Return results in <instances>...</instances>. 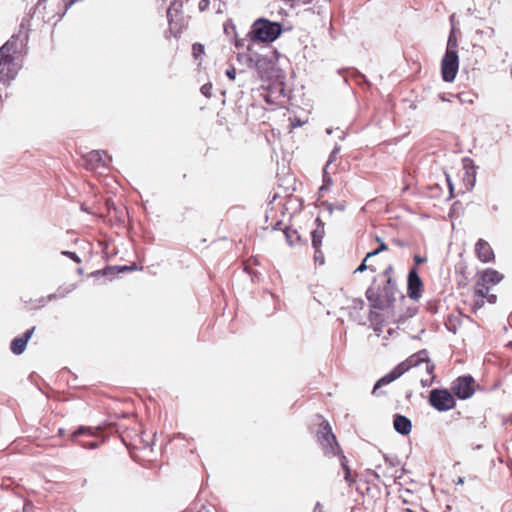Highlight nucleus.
<instances>
[{"label":"nucleus","instance_id":"nucleus-7","mask_svg":"<svg viewBox=\"0 0 512 512\" xmlns=\"http://www.w3.org/2000/svg\"><path fill=\"white\" fill-rule=\"evenodd\" d=\"M247 66L255 68L261 79L269 78L273 69L272 61L267 57L259 54L246 56Z\"/></svg>","mask_w":512,"mask_h":512},{"label":"nucleus","instance_id":"nucleus-57","mask_svg":"<svg viewBox=\"0 0 512 512\" xmlns=\"http://www.w3.org/2000/svg\"><path fill=\"white\" fill-rule=\"evenodd\" d=\"M328 188L326 187V185H322L320 188H319V193H322L324 192V190H327Z\"/></svg>","mask_w":512,"mask_h":512},{"label":"nucleus","instance_id":"nucleus-1","mask_svg":"<svg viewBox=\"0 0 512 512\" xmlns=\"http://www.w3.org/2000/svg\"><path fill=\"white\" fill-rule=\"evenodd\" d=\"M397 293V284L392 277L386 279L383 287L377 285V278L375 277L372 284L366 290L365 296L370 303L371 309L384 310L393 306Z\"/></svg>","mask_w":512,"mask_h":512},{"label":"nucleus","instance_id":"nucleus-40","mask_svg":"<svg viewBox=\"0 0 512 512\" xmlns=\"http://www.w3.org/2000/svg\"><path fill=\"white\" fill-rule=\"evenodd\" d=\"M34 331H35V327H32V328L28 329L27 331H25L21 337L25 340V342L28 343V341L32 337Z\"/></svg>","mask_w":512,"mask_h":512},{"label":"nucleus","instance_id":"nucleus-63","mask_svg":"<svg viewBox=\"0 0 512 512\" xmlns=\"http://www.w3.org/2000/svg\"><path fill=\"white\" fill-rule=\"evenodd\" d=\"M337 209L343 211L345 209V206L340 204L337 206Z\"/></svg>","mask_w":512,"mask_h":512},{"label":"nucleus","instance_id":"nucleus-13","mask_svg":"<svg viewBox=\"0 0 512 512\" xmlns=\"http://www.w3.org/2000/svg\"><path fill=\"white\" fill-rule=\"evenodd\" d=\"M405 373V368L403 367V365H397L396 367H394L388 374L384 375L383 377H381L374 385L373 387V393H376V391L384 386V385H388L390 384L391 382L395 381L396 379H398L399 377H401L403 374Z\"/></svg>","mask_w":512,"mask_h":512},{"label":"nucleus","instance_id":"nucleus-45","mask_svg":"<svg viewBox=\"0 0 512 512\" xmlns=\"http://www.w3.org/2000/svg\"><path fill=\"white\" fill-rule=\"evenodd\" d=\"M425 363H426L427 373L432 374L435 369L434 363H432L429 359L427 361H425Z\"/></svg>","mask_w":512,"mask_h":512},{"label":"nucleus","instance_id":"nucleus-16","mask_svg":"<svg viewBox=\"0 0 512 512\" xmlns=\"http://www.w3.org/2000/svg\"><path fill=\"white\" fill-rule=\"evenodd\" d=\"M366 474L367 476L373 477L376 480H379L381 476L390 479L400 477L397 475V469H391V467L388 466L386 469H383L381 465H377L375 470L368 469Z\"/></svg>","mask_w":512,"mask_h":512},{"label":"nucleus","instance_id":"nucleus-60","mask_svg":"<svg viewBox=\"0 0 512 512\" xmlns=\"http://www.w3.org/2000/svg\"><path fill=\"white\" fill-rule=\"evenodd\" d=\"M64 432H65V430H64L63 428H59V430H58V434H59L60 436L64 435Z\"/></svg>","mask_w":512,"mask_h":512},{"label":"nucleus","instance_id":"nucleus-51","mask_svg":"<svg viewBox=\"0 0 512 512\" xmlns=\"http://www.w3.org/2000/svg\"><path fill=\"white\" fill-rule=\"evenodd\" d=\"M57 298H60L59 297V294L56 292V293H52V294H49L47 296V300L51 301V300H54V299H57Z\"/></svg>","mask_w":512,"mask_h":512},{"label":"nucleus","instance_id":"nucleus-32","mask_svg":"<svg viewBox=\"0 0 512 512\" xmlns=\"http://www.w3.org/2000/svg\"><path fill=\"white\" fill-rule=\"evenodd\" d=\"M201 93L207 97V98H210L212 96V84L211 83H206L204 84L201 89H200Z\"/></svg>","mask_w":512,"mask_h":512},{"label":"nucleus","instance_id":"nucleus-38","mask_svg":"<svg viewBox=\"0 0 512 512\" xmlns=\"http://www.w3.org/2000/svg\"><path fill=\"white\" fill-rule=\"evenodd\" d=\"M392 273H393V266L388 265L387 268L381 274L383 281L386 282V279H388L389 277H392Z\"/></svg>","mask_w":512,"mask_h":512},{"label":"nucleus","instance_id":"nucleus-6","mask_svg":"<svg viewBox=\"0 0 512 512\" xmlns=\"http://www.w3.org/2000/svg\"><path fill=\"white\" fill-rule=\"evenodd\" d=\"M459 69L458 53L445 51L441 61V73L445 82L454 81Z\"/></svg>","mask_w":512,"mask_h":512},{"label":"nucleus","instance_id":"nucleus-41","mask_svg":"<svg viewBox=\"0 0 512 512\" xmlns=\"http://www.w3.org/2000/svg\"><path fill=\"white\" fill-rule=\"evenodd\" d=\"M484 303H485L484 299L481 297H474V299H473V306L476 309H480L481 307H483Z\"/></svg>","mask_w":512,"mask_h":512},{"label":"nucleus","instance_id":"nucleus-59","mask_svg":"<svg viewBox=\"0 0 512 512\" xmlns=\"http://www.w3.org/2000/svg\"><path fill=\"white\" fill-rule=\"evenodd\" d=\"M292 125H293V127L300 126L301 122H300V120H297L296 123L292 122Z\"/></svg>","mask_w":512,"mask_h":512},{"label":"nucleus","instance_id":"nucleus-23","mask_svg":"<svg viewBox=\"0 0 512 512\" xmlns=\"http://www.w3.org/2000/svg\"><path fill=\"white\" fill-rule=\"evenodd\" d=\"M489 290V286H476L474 291V297H481L485 299V297L489 294Z\"/></svg>","mask_w":512,"mask_h":512},{"label":"nucleus","instance_id":"nucleus-18","mask_svg":"<svg viewBox=\"0 0 512 512\" xmlns=\"http://www.w3.org/2000/svg\"><path fill=\"white\" fill-rule=\"evenodd\" d=\"M27 346V342L20 336L16 337L11 341L10 349L15 355H21Z\"/></svg>","mask_w":512,"mask_h":512},{"label":"nucleus","instance_id":"nucleus-25","mask_svg":"<svg viewBox=\"0 0 512 512\" xmlns=\"http://www.w3.org/2000/svg\"><path fill=\"white\" fill-rule=\"evenodd\" d=\"M463 166L466 169V173L469 174L470 170L473 174H475L476 166L474 161L468 157L463 159Z\"/></svg>","mask_w":512,"mask_h":512},{"label":"nucleus","instance_id":"nucleus-19","mask_svg":"<svg viewBox=\"0 0 512 512\" xmlns=\"http://www.w3.org/2000/svg\"><path fill=\"white\" fill-rule=\"evenodd\" d=\"M283 232L286 238V242L289 246H294L297 242L301 240V237L297 230L285 227Z\"/></svg>","mask_w":512,"mask_h":512},{"label":"nucleus","instance_id":"nucleus-33","mask_svg":"<svg viewBox=\"0 0 512 512\" xmlns=\"http://www.w3.org/2000/svg\"><path fill=\"white\" fill-rule=\"evenodd\" d=\"M416 311H417V309H416V308H409V309L407 310V315H400V316H399V319L397 320V322H398V323H404V322H405V320H406V318L414 316V315H415V313H416Z\"/></svg>","mask_w":512,"mask_h":512},{"label":"nucleus","instance_id":"nucleus-56","mask_svg":"<svg viewBox=\"0 0 512 512\" xmlns=\"http://www.w3.org/2000/svg\"><path fill=\"white\" fill-rule=\"evenodd\" d=\"M281 225H282V222H281V221H278V222L273 226V230L280 229Z\"/></svg>","mask_w":512,"mask_h":512},{"label":"nucleus","instance_id":"nucleus-3","mask_svg":"<svg viewBox=\"0 0 512 512\" xmlns=\"http://www.w3.org/2000/svg\"><path fill=\"white\" fill-rule=\"evenodd\" d=\"M282 31L281 23L259 18L252 24L247 36L251 42L271 43L281 35Z\"/></svg>","mask_w":512,"mask_h":512},{"label":"nucleus","instance_id":"nucleus-30","mask_svg":"<svg viewBox=\"0 0 512 512\" xmlns=\"http://www.w3.org/2000/svg\"><path fill=\"white\" fill-rule=\"evenodd\" d=\"M353 77L355 78V80L357 81L358 84H367V85H369V81L366 78V76L363 75L362 73H360L359 71H354L353 72Z\"/></svg>","mask_w":512,"mask_h":512},{"label":"nucleus","instance_id":"nucleus-9","mask_svg":"<svg viewBox=\"0 0 512 512\" xmlns=\"http://www.w3.org/2000/svg\"><path fill=\"white\" fill-rule=\"evenodd\" d=\"M422 280L418 274L417 268L413 267L408 272L407 294L410 299L418 300L421 296Z\"/></svg>","mask_w":512,"mask_h":512},{"label":"nucleus","instance_id":"nucleus-36","mask_svg":"<svg viewBox=\"0 0 512 512\" xmlns=\"http://www.w3.org/2000/svg\"><path fill=\"white\" fill-rule=\"evenodd\" d=\"M376 241L379 242V246L376 248V253L380 254L381 252L388 250L387 244L380 237H376Z\"/></svg>","mask_w":512,"mask_h":512},{"label":"nucleus","instance_id":"nucleus-15","mask_svg":"<svg viewBox=\"0 0 512 512\" xmlns=\"http://www.w3.org/2000/svg\"><path fill=\"white\" fill-rule=\"evenodd\" d=\"M428 358V351L426 349H422L408 357L405 361L399 363V365H403L405 372H407L410 368L418 366L422 362L427 361Z\"/></svg>","mask_w":512,"mask_h":512},{"label":"nucleus","instance_id":"nucleus-46","mask_svg":"<svg viewBox=\"0 0 512 512\" xmlns=\"http://www.w3.org/2000/svg\"><path fill=\"white\" fill-rule=\"evenodd\" d=\"M354 304H355L354 305L355 308L362 309L364 307V305H365V302H364L363 299L359 298V299H355L354 300Z\"/></svg>","mask_w":512,"mask_h":512},{"label":"nucleus","instance_id":"nucleus-4","mask_svg":"<svg viewBox=\"0 0 512 512\" xmlns=\"http://www.w3.org/2000/svg\"><path fill=\"white\" fill-rule=\"evenodd\" d=\"M429 404L439 412H446L456 406V400L448 389L435 388L429 393Z\"/></svg>","mask_w":512,"mask_h":512},{"label":"nucleus","instance_id":"nucleus-34","mask_svg":"<svg viewBox=\"0 0 512 512\" xmlns=\"http://www.w3.org/2000/svg\"><path fill=\"white\" fill-rule=\"evenodd\" d=\"M333 184L332 178L327 173V167L323 168V185L329 188Z\"/></svg>","mask_w":512,"mask_h":512},{"label":"nucleus","instance_id":"nucleus-64","mask_svg":"<svg viewBox=\"0 0 512 512\" xmlns=\"http://www.w3.org/2000/svg\"><path fill=\"white\" fill-rule=\"evenodd\" d=\"M252 275V280H254V277L258 276V273H252L250 270L248 271Z\"/></svg>","mask_w":512,"mask_h":512},{"label":"nucleus","instance_id":"nucleus-44","mask_svg":"<svg viewBox=\"0 0 512 512\" xmlns=\"http://www.w3.org/2000/svg\"><path fill=\"white\" fill-rule=\"evenodd\" d=\"M226 76H227L230 80H235V78H236V70H235V68L227 69V70H226Z\"/></svg>","mask_w":512,"mask_h":512},{"label":"nucleus","instance_id":"nucleus-10","mask_svg":"<svg viewBox=\"0 0 512 512\" xmlns=\"http://www.w3.org/2000/svg\"><path fill=\"white\" fill-rule=\"evenodd\" d=\"M85 160L87 169L96 170L100 167H108L111 157L107 156L105 151L93 150L86 155Z\"/></svg>","mask_w":512,"mask_h":512},{"label":"nucleus","instance_id":"nucleus-43","mask_svg":"<svg viewBox=\"0 0 512 512\" xmlns=\"http://www.w3.org/2000/svg\"><path fill=\"white\" fill-rule=\"evenodd\" d=\"M209 4H210V1H209V0H200V1H199V5H198L199 10H200V11H205V10H207V9H208V7H209Z\"/></svg>","mask_w":512,"mask_h":512},{"label":"nucleus","instance_id":"nucleus-35","mask_svg":"<svg viewBox=\"0 0 512 512\" xmlns=\"http://www.w3.org/2000/svg\"><path fill=\"white\" fill-rule=\"evenodd\" d=\"M457 97L461 103H473V99L470 97L469 93H459Z\"/></svg>","mask_w":512,"mask_h":512},{"label":"nucleus","instance_id":"nucleus-27","mask_svg":"<svg viewBox=\"0 0 512 512\" xmlns=\"http://www.w3.org/2000/svg\"><path fill=\"white\" fill-rule=\"evenodd\" d=\"M194 57L197 59L204 53V46L200 43H194L192 46Z\"/></svg>","mask_w":512,"mask_h":512},{"label":"nucleus","instance_id":"nucleus-62","mask_svg":"<svg viewBox=\"0 0 512 512\" xmlns=\"http://www.w3.org/2000/svg\"><path fill=\"white\" fill-rule=\"evenodd\" d=\"M463 483H464V478L459 477L458 481H457V484H463Z\"/></svg>","mask_w":512,"mask_h":512},{"label":"nucleus","instance_id":"nucleus-39","mask_svg":"<svg viewBox=\"0 0 512 512\" xmlns=\"http://www.w3.org/2000/svg\"><path fill=\"white\" fill-rule=\"evenodd\" d=\"M477 33L478 34H481V35H485L487 36L488 38H492L493 35H494V29L491 28V27H487L486 29L484 30H477Z\"/></svg>","mask_w":512,"mask_h":512},{"label":"nucleus","instance_id":"nucleus-52","mask_svg":"<svg viewBox=\"0 0 512 512\" xmlns=\"http://www.w3.org/2000/svg\"><path fill=\"white\" fill-rule=\"evenodd\" d=\"M378 254H379V253H376V249H375V250H373V251H371V252H368V253L366 254V256H365V259H367V260H368L369 258L374 257V256H376V255H378Z\"/></svg>","mask_w":512,"mask_h":512},{"label":"nucleus","instance_id":"nucleus-22","mask_svg":"<svg viewBox=\"0 0 512 512\" xmlns=\"http://www.w3.org/2000/svg\"><path fill=\"white\" fill-rule=\"evenodd\" d=\"M183 512H211L205 504L194 503L187 511Z\"/></svg>","mask_w":512,"mask_h":512},{"label":"nucleus","instance_id":"nucleus-26","mask_svg":"<svg viewBox=\"0 0 512 512\" xmlns=\"http://www.w3.org/2000/svg\"><path fill=\"white\" fill-rule=\"evenodd\" d=\"M340 150H341V147L336 144L329 155L328 161L325 165L326 167H328L330 164H332L337 159V155L340 152Z\"/></svg>","mask_w":512,"mask_h":512},{"label":"nucleus","instance_id":"nucleus-54","mask_svg":"<svg viewBox=\"0 0 512 512\" xmlns=\"http://www.w3.org/2000/svg\"><path fill=\"white\" fill-rule=\"evenodd\" d=\"M32 507V504L27 502L24 504L23 511L28 512V510Z\"/></svg>","mask_w":512,"mask_h":512},{"label":"nucleus","instance_id":"nucleus-20","mask_svg":"<svg viewBox=\"0 0 512 512\" xmlns=\"http://www.w3.org/2000/svg\"><path fill=\"white\" fill-rule=\"evenodd\" d=\"M324 234H325V231H324L323 225H322V227H317L315 230H313L311 232L313 248H317V246H321Z\"/></svg>","mask_w":512,"mask_h":512},{"label":"nucleus","instance_id":"nucleus-24","mask_svg":"<svg viewBox=\"0 0 512 512\" xmlns=\"http://www.w3.org/2000/svg\"><path fill=\"white\" fill-rule=\"evenodd\" d=\"M383 457L386 464L388 467H391V469H396V467L400 465V461L396 456H388L384 454Z\"/></svg>","mask_w":512,"mask_h":512},{"label":"nucleus","instance_id":"nucleus-31","mask_svg":"<svg viewBox=\"0 0 512 512\" xmlns=\"http://www.w3.org/2000/svg\"><path fill=\"white\" fill-rule=\"evenodd\" d=\"M61 254L63 256H66V257L70 258L75 263H81V258L75 252L64 250V251L61 252Z\"/></svg>","mask_w":512,"mask_h":512},{"label":"nucleus","instance_id":"nucleus-2","mask_svg":"<svg viewBox=\"0 0 512 512\" xmlns=\"http://www.w3.org/2000/svg\"><path fill=\"white\" fill-rule=\"evenodd\" d=\"M317 438L326 455L340 456V464L345 473L344 479L348 485L351 486L354 482V479L351 475V469L348 466V460L342 453V450L336 440V436L333 434L331 426L327 421L323 420L320 423L319 429L317 431Z\"/></svg>","mask_w":512,"mask_h":512},{"label":"nucleus","instance_id":"nucleus-8","mask_svg":"<svg viewBox=\"0 0 512 512\" xmlns=\"http://www.w3.org/2000/svg\"><path fill=\"white\" fill-rule=\"evenodd\" d=\"M93 436V428L86 427V426H79L75 431H73L70 434L71 440L78 446L84 448V449H96L98 448L102 443L103 440H90V441H84V440H77L80 436Z\"/></svg>","mask_w":512,"mask_h":512},{"label":"nucleus","instance_id":"nucleus-12","mask_svg":"<svg viewBox=\"0 0 512 512\" xmlns=\"http://www.w3.org/2000/svg\"><path fill=\"white\" fill-rule=\"evenodd\" d=\"M475 252L478 259L483 263H489L494 261L495 255L490 244L484 240L479 239L475 244Z\"/></svg>","mask_w":512,"mask_h":512},{"label":"nucleus","instance_id":"nucleus-48","mask_svg":"<svg viewBox=\"0 0 512 512\" xmlns=\"http://www.w3.org/2000/svg\"><path fill=\"white\" fill-rule=\"evenodd\" d=\"M322 205L327 208L329 214H332L333 209H334V205L333 204L328 203V202H323Z\"/></svg>","mask_w":512,"mask_h":512},{"label":"nucleus","instance_id":"nucleus-11","mask_svg":"<svg viewBox=\"0 0 512 512\" xmlns=\"http://www.w3.org/2000/svg\"><path fill=\"white\" fill-rule=\"evenodd\" d=\"M504 276L497 270L487 268L480 274L479 279L476 282V286H493L502 281Z\"/></svg>","mask_w":512,"mask_h":512},{"label":"nucleus","instance_id":"nucleus-28","mask_svg":"<svg viewBox=\"0 0 512 512\" xmlns=\"http://www.w3.org/2000/svg\"><path fill=\"white\" fill-rule=\"evenodd\" d=\"M367 262V259H363L362 263L356 268V270L354 271V273H362L364 272L365 270L369 269L371 271H375L376 269L372 266V265H367L366 264Z\"/></svg>","mask_w":512,"mask_h":512},{"label":"nucleus","instance_id":"nucleus-53","mask_svg":"<svg viewBox=\"0 0 512 512\" xmlns=\"http://www.w3.org/2000/svg\"><path fill=\"white\" fill-rule=\"evenodd\" d=\"M431 384H432V380H424V379L421 380V385L423 387H429Z\"/></svg>","mask_w":512,"mask_h":512},{"label":"nucleus","instance_id":"nucleus-5","mask_svg":"<svg viewBox=\"0 0 512 512\" xmlns=\"http://www.w3.org/2000/svg\"><path fill=\"white\" fill-rule=\"evenodd\" d=\"M474 385L475 380L471 375L459 376L452 382L451 391L458 399L466 400L473 396Z\"/></svg>","mask_w":512,"mask_h":512},{"label":"nucleus","instance_id":"nucleus-55","mask_svg":"<svg viewBox=\"0 0 512 512\" xmlns=\"http://www.w3.org/2000/svg\"><path fill=\"white\" fill-rule=\"evenodd\" d=\"M315 221L317 223V227H322V225L324 226V223L322 222V220L319 217H317Z\"/></svg>","mask_w":512,"mask_h":512},{"label":"nucleus","instance_id":"nucleus-42","mask_svg":"<svg viewBox=\"0 0 512 512\" xmlns=\"http://www.w3.org/2000/svg\"><path fill=\"white\" fill-rule=\"evenodd\" d=\"M413 260H414V262H415V264H416V265H420V264L425 263V262L427 261V258H426V257H423V256H421V255L416 254V255H414V257H413Z\"/></svg>","mask_w":512,"mask_h":512},{"label":"nucleus","instance_id":"nucleus-47","mask_svg":"<svg viewBox=\"0 0 512 512\" xmlns=\"http://www.w3.org/2000/svg\"><path fill=\"white\" fill-rule=\"evenodd\" d=\"M485 298L491 304H494L497 301V296L495 294H488Z\"/></svg>","mask_w":512,"mask_h":512},{"label":"nucleus","instance_id":"nucleus-17","mask_svg":"<svg viewBox=\"0 0 512 512\" xmlns=\"http://www.w3.org/2000/svg\"><path fill=\"white\" fill-rule=\"evenodd\" d=\"M116 269H117V272H124V271H131V270H134L135 269V265L134 266H121V267H108L106 269H103V270H98L94 273L95 276H114L116 274Z\"/></svg>","mask_w":512,"mask_h":512},{"label":"nucleus","instance_id":"nucleus-49","mask_svg":"<svg viewBox=\"0 0 512 512\" xmlns=\"http://www.w3.org/2000/svg\"><path fill=\"white\" fill-rule=\"evenodd\" d=\"M313 512H325L324 509H323V506H322V504L320 502H317L315 504Z\"/></svg>","mask_w":512,"mask_h":512},{"label":"nucleus","instance_id":"nucleus-29","mask_svg":"<svg viewBox=\"0 0 512 512\" xmlns=\"http://www.w3.org/2000/svg\"><path fill=\"white\" fill-rule=\"evenodd\" d=\"M314 250H315V253H314L315 262L320 265L324 264V254L321 251L320 246H317V248H314Z\"/></svg>","mask_w":512,"mask_h":512},{"label":"nucleus","instance_id":"nucleus-58","mask_svg":"<svg viewBox=\"0 0 512 512\" xmlns=\"http://www.w3.org/2000/svg\"><path fill=\"white\" fill-rule=\"evenodd\" d=\"M167 17H168V19H169V20H170V19H171V17H172L171 8H169V9L167 10Z\"/></svg>","mask_w":512,"mask_h":512},{"label":"nucleus","instance_id":"nucleus-21","mask_svg":"<svg viewBox=\"0 0 512 512\" xmlns=\"http://www.w3.org/2000/svg\"><path fill=\"white\" fill-rule=\"evenodd\" d=\"M457 47H458L457 38H456L454 29H452L450 31V34L448 37L446 51H451V52L457 53Z\"/></svg>","mask_w":512,"mask_h":512},{"label":"nucleus","instance_id":"nucleus-61","mask_svg":"<svg viewBox=\"0 0 512 512\" xmlns=\"http://www.w3.org/2000/svg\"><path fill=\"white\" fill-rule=\"evenodd\" d=\"M447 181H448V184H449L450 192H452L453 191V185L450 182L449 178H447Z\"/></svg>","mask_w":512,"mask_h":512},{"label":"nucleus","instance_id":"nucleus-50","mask_svg":"<svg viewBox=\"0 0 512 512\" xmlns=\"http://www.w3.org/2000/svg\"><path fill=\"white\" fill-rule=\"evenodd\" d=\"M244 42L245 40L244 39H236L235 41V46L236 48L240 49V48H243L244 47Z\"/></svg>","mask_w":512,"mask_h":512},{"label":"nucleus","instance_id":"nucleus-14","mask_svg":"<svg viewBox=\"0 0 512 512\" xmlns=\"http://www.w3.org/2000/svg\"><path fill=\"white\" fill-rule=\"evenodd\" d=\"M393 426L395 431L403 436L408 435L412 429L411 420L401 414L394 415Z\"/></svg>","mask_w":512,"mask_h":512},{"label":"nucleus","instance_id":"nucleus-37","mask_svg":"<svg viewBox=\"0 0 512 512\" xmlns=\"http://www.w3.org/2000/svg\"><path fill=\"white\" fill-rule=\"evenodd\" d=\"M73 290H74V285H71L68 288L59 287L57 290V293L59 294V297L62 298V297H65L68 293L72 292Z\"/></svg>","mask_w":512,"mask_h":512}]
</instances>
